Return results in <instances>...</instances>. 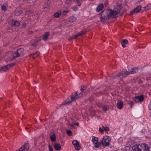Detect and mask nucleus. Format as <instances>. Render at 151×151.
<instances>
[{"instance_id":"f257e3e1","label":"nucleus","mask_w":151,"mask_h":151,"mask_svg":"<svg viewBox=\"0 0 151 151\" xmlns=\"http://www.w3.org/2000/svg\"><path fill=\"white\" fill-rule=\"evenodd\" d=\"M121 5L117 6L112 10L110 9L104 10L101 13L100 17V21L103 23L107 22L108 19L116 17L121 9Z\"/></svg>"},{"instance_id":"f03ea898","label":"nucleus","mask_w":151,"mask_h":151,"mask_svg":"<svg viewBox=\"0 0 151 151\" xmlns=\"http://www.w3.org/2000/svg\"><path fill=\"white\" fill-rule=\"evenodd\" d=\"M150 148L148 145L145 144L134 145L132 147L133 151H150Z\"/></svg>"},{"instance_id":"7ed1b4c3","label":"nucleus","mask_w":151,"mask_h":151,"mask_svg":"<svg viewBox=\"0 0 151 151\" xmlns=\"http://www.w3.org/2000/svg\"><path fill=\"white\" fill-rule=\"evenodd\" d=\"M82 93H80L78 94V92H76L75 94H72L71 96V101L69 102L67 101V100H66L65 103L63 102L62 103L61 105H68L69 104H70L72 101H73L76 100L77 99L81 97L82 96Z\"/></svg>"},{"instance_id":"20e7f679","label":"nucleus","mask_w":151,"mask_h":151,"mask_svg":"<svg viewBox=\"0 0 151 151\" xmlns=\"http://www.w3.org/2000/svg\"><path fill=\"white\" fill-rule=\"evenodd\" d=\"M129 74V73L128 72V71H122L119 73L117 75L112 76V78L114 79L117 78L118 80H122L123 78H124L126 76Z\"/></svg>"},{"instance_id":"39448f33","label":"nucleus","mask_w":151,"mask_h":151,"mask_svg":"<svg viewBox=\"0 0 151 151\" xmlns=\"http://www.w3.org/2000/svg\"><path fill=\"white\" fill-rule=\"evenodd\" d=\"M24 52V49L20 48L18 49L17 50L12 53V55L14 58H16L19 57L22 55H23Z\"/></svg>"},{"instance_id":"423d86ee","label":"nucleus","mask_w":151,"mask_h":151,"mask_svg":"<svg viewBox=\"0 0 151 151\" xmlns=\"http://www.w3.org/2000/svg\"><path fill=\"white\" fill-rule=\"evenodd\" d=\"M111 139L110 137L108 136H104L102 142V144L104 146H109L110 145V142Z\"/></svg>"},{"instance_id":"0eeeda50","label":"nucleus","mask_w":151,"mask_h":151,"mask_svg":"<svg viewBox=\"0 0 151 151\" xmlns=\"http://www.w3.org/2000/svg\"><path fill=\"white\" fill-rule=\"evenodd\" d=\"M15 64V63H12L11 64L5 66L3 67L0 68V72H3L6 71L11 68L12 67L14 66Z\"/></svg>"},{"instance_id":"6e6552de","label":"nucleus","mask_w":151,"mask_h":151,"mask_svg":"<svg viewBox=\"0 0 151 151\" xmlns=\"http://www.w3.org/2000/svg\"><path fill=\"white\" fill-rule=\"evenodd\" d=\"M92 141L94 144V146L95 147L98 148L100 145L99 143L98 142V138L97 137L93 136Z\"/></svg>"},{"instance_id":"1a4fd4ad","label":"nucleus","mask_w":151,"mask_h":151,"mask_svg":"<svg viewBox=\"0 0 151 151\" xmlns=\"http://www.w3.org/2000/svg\"><path fill=\"white\" fill-rule=\"evenodd\" d=\"M29 149V145L28 144H26L22 145L19 149L16 151H27Z\"/></svg>"},{"instance_id":"9d476101","label":"nucleus","mask_w":151,"mask_h":151,"mask_svg":"<svg viewBox=\"0 0 151 151\" xmlns=\"http://www.w3.org/2000/svg\"><path fill=\"white\" fill-rule=\"evenodd\" d=\"M141 8V6L140 5L138 6L134 10H132L130 12V14H136L140 11Z\"/></svg>"},{"instance_id":"9b49d317","label":"nucleus","mask_w":151,"mask_h":151,"mask_svg":"<svg viewBox=\"0 0 151 151\" xmlns=\"http://www.w3.org/2000/svg\"><path fill=\"white\" fill-rule=\"evenodd\" d=\"M144 99L143 96L142 95H141L136 97L135 99V101L137 102L142 101H143Z\"/></svg>"},{"instance_id":"f8f14e48","label":"nucleus","mask_w":151,"mask_h":151,"mask_svg":"<svg viewBox=\"0 0 151 151\" xmlns=\"http://www.w3.org/2000/svg\"><path fill=\"white\" fill-rule=\"evenodd\" d=\"M11 24L15 27H18L20 25V23L16 20H12L10 21Z\"/></svg>"},{"instance_id":"ddd939ff","label":"nucleus","mask_w":151,"mask_h":151,"mask_svg":"<svg viewBox=\"0 0 151 151\" xmlns=\"http://www.w3.org/2000/svg\"><path fill=\"white\" fill-rule=\"evenodd\" d=\"M123 103L122 101L119 100L118 101L117 103V107L119 109H121L123 107Z\"/></svg>"},{"instance_id":"4468645a","label":"nucleus","mask_w":151,"mask_h":151,"mask_svg":"<svg viewBox=\"0 0 151 151\" xmlns=\"http://www.w3.org/2000/svg\"><path fill=\"white\" fill-rule=\"evenodd\" d=\"M138 71V68H131L128 72L129 73V74H133L136 73Z\"/></svg>"},{"instance_id":"2eb2a0df","label":"nucleus","mask_w":151,"mask_h":151,"mask_svg":"<svg viewBox=\"0 0 151 151\" xmlns=\"http://www.w3.org/2000/svg\"><path fill=\"white\" fill-rule=\"evenodd\" d=\"M54 147L55 150L58 151L60 150L61 148V145L58 143H55L54 145Z\"/></svg>"},{"instance_id":"dca6fc26","label":"nucleus","mask_w":151,"mask_h":151,"mask_svg":"<svg viewBox=\"0 0 151 151\" xmlns=\"http://www.w3.org/2000/svg\"><path fill=\"white\" fill-rule=\"evenodd\" d=\"M104 8V5L102 4H99L97 7L96 10L99 12L101 10Z\"/></svg>"},{"instance_id":"f3484780","label":"nucleus","mask_w":151,"mask_h":151,"mask_svg":"<svg viewBox=\"0 0 151 151\" xmlns=\"http://www.w3.org/2000/svg\"><path fill=\"white\" fill-rule=\"evenodd\" d=\"M128 42V41L127 39H124L122 40L121 42L122 47L124 48L125 47H126V44H127Z\"/></svg>"},{"instance_id":"a211bd4d","label":"nucleus","mask_w":151,"mask_h":151,"mask_svg":"<svg viewBox=\"0 0 151 151\" xmlns=\"http://www.w3.org/2000/svg\"><path fill=\"white\" fill-rule=\"evenodd\" d=\"M50 138L51 141L54 142L55 141L56 137L55 134L52 133L50 135Z\"/></svg>"},{"instance_id":"6ab92c4d","label":"nucleus","mask_w":151,"mask_h":151,"mask_svg":"<svg viewBox=\"0 0 151 151\" xmlns=\"http://www.w3.org/2000/svg\"><path fill=\"white\" fill-rule=\"evenodd\" d=\"M76 17L72 16L69 18L68 21L70 22H73L76 21Z\"/></svg>"},{"instance_id":"aec40b11","label":"nucleus","mask_w":151,"mask_h":151,"mask_svg":"<svg viewBox=\"0 0 151 151\" xmlns=\"http://www.w3.org/2000/svg\"><path fill=\"white\" fill-rule=\"evenodd\" d=\"M39 54L40 52H37L34 54H31L30 56H32L33 58H35L39 56Z\"/></svg>"},{"instance_id":"412c9836","label":"nucleus","mask_w":151,"mask_h":151,"mask_svg":"<svg viewBox=\"0 0 151 151\" xmlns=\"http://www.w3.org/2000/svg\"><path fill=\"white\" fill-rule=\"evenodd\" d=\"M102 109L105 111H107L109 108V106L108 105H103L102 106Z\"/></svg>"},{"instance_id":"4be33fe9","label":"nucleus","mask_w":151,"mask_h":151,"mask_svg":"<svg viewBox=\"0 0 151 151\" xmlns=\"http://www.w3.org/2000/svg\"><path fill=\"white\" fill-rule=\"evenodd\" d=\"M49 36V33L48 32H46L45 34L44 35L43 40L44 41H46L47 40L48 37Z\"/></svg>"},{"instance_id":"5701e85b","label":"nucleus","mask_w":151,"mask_h":151,"mask_svg":"<svg viewBox=\"0 0 151 151\" xmlns=\"http://www.w3.org/2000/svg\"><path fill=\"white\" fill-rule=\"evenodd\" d=\"M86 87L85 86H81V90L83 92H87V91H86Z\"/></svg>"},{"instance_id":"b1692460","label":"nucleus","mask_w":151,"mask_h":151,"mask_svg":"<svg viewBox=\"0 0 151 151\" xmlns=\"http://www.w3.org/2000/svg\"><path fill=\"white\" fill-rule=\"evenodd\" d=\"M82 1V0H74V1L76 3L78 6L81 5Z\"/></svg>"},{"instance_id":"393cba45","label":"nucleus","mask_w":151,"mask_h":151,"mask_svg":"<svg viewBox=\"0 0 151 151\" xmlns=\"http://www.w3.org/2000/svg\"><path fill=\"white\" fill-rule=\"evenodd\" d=\"M86 30H84L80 32L78 34L79 36H82L83 35L86 33Z\"/></svg>"},{"instance_id":"a878e982","label":"nucleus","mask_w":151,"mask_h":151,"mask_svg":"<svg viewBox=\"0 0 151 151\" xmlns=\"http://www.w3.org/2000/svg\"><path fill=\"white\" fill-rule=\"evenodd\" d=\"M22 13V11H18L15 12V15L16 16H19Z\"/></svg>"},{"instance_id":"bb28decb","label":"nucleus","mask_w":151,"mask_h":151,"mask_svg":"<svg viewBox=\"0 0 151 151\" xmlns=\"http://www.w3.org/2000/svg\"><path fill=\"white\" fill-rule=\"evenodd\" d=\"M144 8L145 10H149L151 9V4L147 5L146 6H145Z\"/></svg>"},{"instance_id":"cd10ccee","label":"nucleus","mask_w":151,"mask_h":151,"mask_svg":"<svg viewBox=\"0 0 151 151\" xmlns=\"http://www.w3.org/2000/svg\"><path fill=\"white\" fill-rule=\"evenodd\" d=\"M72 144L74 145V146H75L76 145H78L79 143L78 141L77 140H74L72 142Z\"/></svg>"},{"instance_id":"c85d7f7f","label":"nucleus","mask_w":151,"mask_h":151,"mask_svg":"<svg viewBox=\"0 0 151 151\" xmlns=\"http://www.w3.org/2000/svg\"><path fill=\"white\" fill-rule=\"evenodd\" d=\"M40 39H39L38 40H36L35 42L32 44L31 45L33 46H35L38 43V41H40Z\"/></svg>"},{"instance_id":"c756f323","label":"nucleus","mask_w":151,"mask_h":151,"mask_svg":"<svg viewBox=\"0 0 151 151\" xmlns=\"http://www.w3.org/2000/svg\"><path fill=\"white\" fill-rule=\"evenodd\" d=\"M76 150H79L81 149V147L79 144H78L77 145H76L74 146Z\"/></svg>"},{"instance_id":"7c9ffc66","label":"nucleus","mask_w":151,"mask_h":151,"mask_svg":"<svg viewBox=\"0 0 151 151\" xmlns=\"http://www.w3.org/2000/svg\"><path fill=\"white\" fill-rule=\"evenodd\" d=\"M60 14V13L57 12L54 14V16L56 18H58Z\"/></svg>"},{"instance_id":"2f4dec72","label":"nucleus","mask_w":151,"mask_h":151,"mask_svg":"<svg viewBox=\"0 0 151 151\" xmlns=\"http://www.w3.org/2000/svg\"><path fill=\"white\" fill-rule=\"evenodd\" d=\"M68 12H69V11H68V10L66 11H66H64L62 12H60V13L61 14H62V15H65L66 13H67Z\"/></svg>"},{"instance_id":"473e14b6","label":"nucleus","mask_w":151,"mask_h":151,"mask_svg":"<svg viewBox=\"0 0 151 151\" xmlns=\"http://www.w3.org/2000/svg\"><path fill=\"white\" fill-rule=\"evenodd\" d=\"M66 132L69 136H71L72 134V132L70 130H67Z\"/></svg>"},{"instance_id":"72a5a7b5","label":"nucleus","mask_w":151,"mask_h":151,"mask_svg":"<svg viewBox=\"0 0 151 151\" xmlns=\"http://www.w3.org/2000/svg\"><path fill=\"white\" fill-rule=\"evenodd\" d=\"M72 9L73 11H76L78 10V7L77 6H75L72 8Z\"/></svg>"},{"instance_id":"f704fd0d","label":"nucleus","mask_w":151,"mask_h":151,"mask_svg":"<svg viewBox=\"0 0 151 151\" xmlns=\"http://www.w3.org/2000/svg\"><path fill=\"white\" fill-rule=\"evenodd\" d=\"M14 59H15V58H14L13 57H9L7 58V60L8 61H12Z\"/></svg>"},{"instance_id":"c9c22d12","label":"nucleus","mask_w":151,"mask_h":151,"mask_svg":"<svg viewBox=\"0 0 151 151\" xmlns=\"http://www.w3.org/2000/svg\"><path fill=\"white\" fill-rule=\"evenodd\" d=\"M104 127H103L102 128H100L99 129V131L100 132H102L104 131Z\"/></svg>"},{"instance_id":"e433bc0d","label":"nucleus","mask_w":151,"mask_h":151,"mask_svg":"<svg viewBox=\"0 0 151 151\" xmlns=\"http://www.w3.org/2000/svg\"><path fill=\"white\" fill-rule=\"evenodd\" d=\"M48 147H49V151H53V149H52V146L50 145H49L48 146Z\"/></svg>"},{"instance_id":"4c0bfd02","label":"nucleus","mask_w":151,"mask_h":151,"mask_svg":"<svg viewBox=\"0 0 151 151\" xmlns=\"http://www.w3.org/2000/svg\"><path fill=\"white\" fill-rule=\"evenodd\" d=\"M79 36V35L78 34H78H77L76 35H75L74 36H72V37H71V38H73L74 39H75L77 37H78V36Z\"/></svg>"},{"instance_id":"58836bf2","label":"nucleus","mask_w":151,"mask_h":151,"mask_svg":"<svg viewBox=\"0 0 151 151\" xmlns=\"http://www.w3.org/2000/svg\"><path fill=\"white\" fill-rule=\"evenodd\" d=\"M73 123L75 125H77V126H79V124L78 122H76L75 121H73Z\"/></svg>"},{"instance_id":"ea45409f","label":"nucleus","mask_w":151,"mask_h":151,"mask_svg":"<svg viewBox=\"0 0 151 151\" xmlns=\"http://www.w3.org/2000/svg\"><path fill=\"white\" fill-rule=\"evenodd\" d=\"M70 126L71 127V128L72 129H75L74 125H73V123L70 124Z\"/></svg>"},{"instance_id":"a19ab883","label":"nucleus","mask_w":151,"mask_h":151,"mask_svg":"<svg viewBox=\"0 0 151 151\" xmlns=\"http://www.w3.org/2000/svg\"><path fill=\"white\" fill-rule=\"evenodd\" d=\"M2 9L4 11H6V7L4 6H2Z\"/></svg>"},{"instance_id":"79ce46f5","label":"nucleus","mask_w":151,"mask_h":151,"mask_svg":"<svg viewBox=\"0 0 151 151\" xmlns=\"http://www.w3.org/2000/svg\"><path fill=\"white\" fill-rule=\"evenodd\" d=\"M104 131H109V129L107 127H104Z\"/></svg>"},{"instance_id":"37998d69","label":"nucleus","mask_w":151,"mask_h":151,"mask_svg":"<svg viewBox=\"0 0 151 151\" xmlns=\"http://www.w3.org/2000/svg\"><path fill=\"white\" fill-rule=\"evenodd\" d=\"M71 1V0H67L66 1V3L67 4H69L70 3Z\"/></svg>"},{"instance_id":"c03bdc74","label":"nucleus","mask_w":151,"mask_h":151,"mask_svg":"<svg viewBox=\"0 0 151 151\" xmlns=\"http://www.w3.org/2000/svg\"><path fill=\"white\" fill-rule=\"evenodd\" d=\"M129 104H130V105H131L132 106L133 105V102H132V101H130L129 102Z\"/></svg>"},{"instance_id":"a18cd8bd","label":"nucleus","mask_w":151,"mask_h":151,"mask_svg":"<svg viewBox=\"0 0 151 151\" xmlns=\"http://www.w3.org/2000/svg\"><path fill=\"white\" fill-rule=\"evenodd\" d=\"M23 26L24 27H25L26 26V24L25 23H24L23 24Z\"/></svg>"},{"instance_id":"49530a36","label":"nucleus","mask_w":151,"mask_h":151,"mask_svg":"<svg viewBox=\"0 0 151 151\" xmlns=\"http://www.w3.org/2000/svg\"><path fill=\"white\" fill-rule=\"evenodd\" d=\"M71 38V37L70 38H69V41H70V40H72V39H73V38Z\"/></svg>"},{"instance_id":"de8ad7c7","label":"nucleus","mask_w":151,"mask_h":151,"mask_svg":"<svg viewBox=\"0 0 151 151\" xmlns=\"http://www.w3.org/2000/svg\"><path fill=\"white\" fill-rule=\"evenodd\" d=\"M47 3H48L50 4V1H47Z\"/></svg>"},{"instance_id":"09e8293b","label":"nucleus","mask_w":151,"mask_h":151,"mask_svg":"<svg viewBox=\"0 0 151 151\" xmlns=\"http://www.w3.org/2000/svg\"><path fill=\"white\" fill-rule=\"evenodd\" d=\"M25 129H27V127H26Z\"/></svg>"},{"instance_id":"8fccbe9b","label":"nucleus","mask_w":151,"mask_h":151,"mask_svg":"<svg viewBox=\"0 0 151 151\" xmlns=\"http://www.w3.org/2000/svg\"><path fill=\"white\" fill-rule=\"evenodd\" d=\"M68 100H69V98H68Z\"/></svg>"},{"instance_id":"3c124183","label":"nucleus","mask_w":151,"mask_h":151,"mask_svg":"<svg viewBox=\"0 0 151 151\" xmlns=\"http://www.w3.org/2000/svg\"><path fill=\"white\" fill-rule=\"evenodd\" d=\"M150 116H151V113L150 114Z\"/></svg>"}]
</instances>
